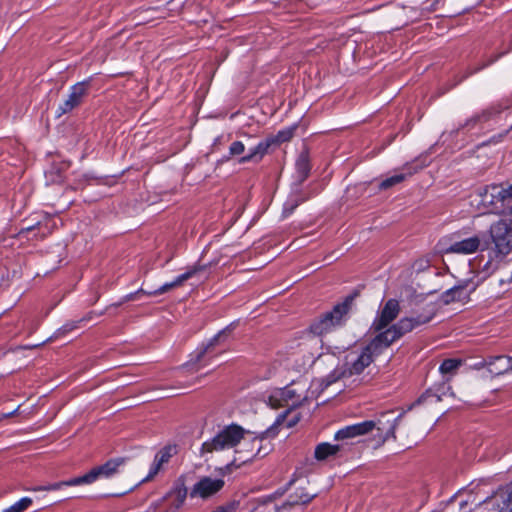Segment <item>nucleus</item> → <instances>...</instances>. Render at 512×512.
<instances>
[{
	"instance_id": "obj_1",
	"label": "nucleus",
	"mask_w": 512,
	"mask_h": 512,
	"mask_svg": "<svg viewBox=\"0 0 512 512\" xmlns=\"http://www.w3.org/2000/svg\"><path fill=\"white\" fill-rule=\"evenodd\" d=\"M434 313L427 311L417 316L401 318L395 325L382 333L377 334L372 341L358 354H350L345 364L346 368L338 374L331 375L325 380V388L331 385L339 377H349L361 374L376 357L381 355L393 342L415 328L424 325L432 320Z\"/></svg>"
},
{
	"instance_id": "obj_2",
	"label": "nucleus",
	"mask_w": 512,
	"mask_h": 512,
	"mask_svg": "<svg viewBox=\"0 0 512 512\" xmlns=\"http://www.w3.org/2000/svg\"><path fill=\"white\" fill-rule=\"evenodd\" d=\"M313 387H315V389L311 391V397L315 394V391L318 388H321V391L325 389V381H314L312 383V388ZM309 398L310 396L308 395L304 385H290L273 391L268 397V403L274 409L286 408V413L281 415L277 420V423L280 424L294 408L302 405V403L307 401Z\"/></svg>"
},
{
	"instance_id": "obj_3",
	"label": "nucleus",
	"mask_w": 512,
	"mask_h": 512,
	"mask_svg": "<svg viewBox=\"0 0 512 512\" xmlns=\"http://www.w3.org/2000/svg\"><path fill=\"white\" fill-rule=\"evenodd\" d=\"M401 417L402 415H399L396 418H392V413H385L377 421H364L340 429L336 432L335 439L344 440L365 435L375 428L381 432V437L384 440L390 437L395 438V429Z\"/></svg>"
},
{
	"instance_id": "obj_4",
	"label": "nucleus",
	"mask_w": 512,
	"mask_h": 512,
	"mask_svg": "<svg viewBox=\"0 0 512 512\" xmlns=\"http://www.w3.org/2000/svg\"><path fill=\"white\" fill-rule=\"evenodd\" d=\"M354 299V295H348L342 302L336 304L332 310L323 313L311 324V331L315 335L322 336L343 326L352 309Z\"/></svg>"
},
{
	"instance_id": "obj_5",
	"label": "nucleus",
	"mask_w": 512,
	"mask_h": 512,
	"mask_svg": "<svg viewBox=\"0 0 512 512\" xmlns=\"http://www.w3.org/2000/svg\"><path fill=\"white\" fill-rule=\"evenodd\" d=\"M246 438V431L239 425L232 424L219 431L211 440L202 444V453H213L236 448Z\"/></svg>"
},
{
	"instance_id": "obj_6",
	"label": "nucleus",
	"mask_w": 512,
	"mask_h": 512,
	"mask_svg": "<svg viewBox=\"0 0 512 512\" xmlns=\"http://www.w3.org/2000/svg\"><path fill=\"white\" fill-rule=\"evenodd\" d=\"M489 234L495 250L500 255H508L512 251V220L500 219L490 226Z\"/></svg>"
},
{
	"instance_id": "obj_7",
	"label": "nucleus",
	"mask_w": 512,
	"mask_h": 512,
	"mask_svg": "<svg viewBox=\"0 0 512 512\" xmlns=\"http://www.w3.org/2000/svg\"><path fill=\"white\" fill-rule=\"evenodd\" d=\"M265 438L253 436L250 432L246 431V438L242 439L239 449L236 453L243 455V462L252 460L255 457H264L271 449L270 444L265 442Z\"/></svg>"
},
{
	"instance_id": "obj_8",
	"label": "nucleus",
	"mask_w": 512,
	"mask_h": 512,
	"mask_svg": "<svg viewBox=\"0 0 512 512\" xmlns=\"http://www.w3.org/2000/svg\"><path fill=\"white\" fill-rule=\"evenodd\" d=\"M399 313V301L396 299L387 300L374 319L371 329L375 332H378V334L382 333L394 325L392 322L398 317Z\"/></svg>"
},
{
	"instance_id": "obj_9",
	"label": "nucleus",
	"mask_w": 512,
	"mask_h": 512,
	"mask_svg": "<svg viewBox=\"0 0 512 512\" xmlns=\"http://www.w3.org/2000/svg\"><path fill=\"white\" fill-rule=\"evenodd\" d=\"M465 235L466 233L464 231L463 238H461L460 232L452 234V239H454V241L446 249V253L460 255H471L476 253L482 245V239L477 234L468 237H465Z\"/></svg>"
},
{
	"instance_id": "obj_10",
	"label": "nucleus",
	"mask_w": 512,
	"mask_h": 512,
	"mask_svg": "<svg viewBox=\"0 0 512 512\" xmlns=\"http://www.w3.org/2000/svg\"><path fill=\"white\" fill-rule=\"evenodd\" d=\"M224 484L225 482L221 478L203 476L193 485L189 495L191 498L206 500L217 494L224 487Z\"/></svg>"
},
{
	"instance_id": "obj_11",
	"label": "nucleus",
	"mask_w": 512,
	"mask_h": 512,
	"mask_svg": "<svg viewBox=\"0 0 512 512\" xmlns=\"http://www.w3.org/2000/svg\"><path fill=\"white\" fill-rule=\"evenodd\" d=\"M204 269V266L202 265H193L192 267L188 268L187 271L181 275H179L174 281L172 282H169V283H165L164 285H162L159 289L155 290V291H152V292H145L143 289H140L139 291H137L136 293L134 294H129L127 297H126V300H135L136 299V295L139 294V293H145L149 296H157V295H161V294H164L174 288H178L180 286H182L184 284L185 281L189 280L190 278L194 277L195 275H197L199 272H201L202 270Z\"/></svg>"
},
{
	"instance_id": "obj_12",
	"label": "nucleus",
	"mask_w": 512,
	"mask_h": 512,
	"mask_svg": "<svg viewBox=\"0 0 512 512\" xmlns=\"http://www.w3.org/2000/svg\"><path fill=\"white\" fill-rule=\"evenodd\" d=\"M89 83L87 81L79 82L70 88L67 98L59 105L57 109V116L71 112L78 107L88 92Z\"/></svg>"
},
{
	"instance_id": "obj_13",
	"label": "nucleus",
	"mask_w": 512,
	"mask_h": 512,
	"mask_svg": "<svg viewBox=\"0 0 512 512\" xmlns=\"http://www.w3.org/2000/svg\"><path fill=\"white\" fill-rule=\"evenodd\" d=\"M125 466V458L118 457L110 459L106 463L91 469L89 471L90 478L92 479V482H95L98 479H110L115 475L122 473L125 469Z\"/></svg>"
},
{
	"instance_id": "obj_14",
	"label": "nucleus",
	"mask_w": 512,
	"mask_h": 512,
	"mask_svg": "<svg viewBox=\"0 0 512 512\" xmlns=\"http://www.w3.org/2000/svg\"><path fill=\"white\" fill-rule=\"evenodd\" d=\"M479 196L481 198L480 205L488 211L492 210L498 203L506 201L503 186L497 184L486 186Z\"/></svg>"
},
{
	"instance_id": "obj_15",
	"label": "nucleus",
	"mask_w": 512,
	"mask_h": 512,
	"mask_svg": "<svg viewBox=\"0 0 512 512\" xmlns=\"http://www.w3.org/2000/svg\"><path fill=\"white\" fill-rule=\"evenodd\" d=\"M489 371L495 375H501L512 371V358L508 356H497L488 362Z\"/></svg>"
},
{
	"instance_id": "obj_16",
	"label": "nucleus",
	"mask_w": 512,
	"mask_h": 512,
	"mask_svg": "<svg viewBox=\"0 0 512 512\" xmlns=\"http://www.w3.org/2000/svg\"><path fill=\"white\" fill-rule=\"evenodd\" d=\"M175 450H176L175 447L167 446V447L163 448L162 450H160L156 454V456L154 458V463L151 467L149 477H152L158 473L161 466L170 460L172 455L175 453Z\"/></svg>"
},
{
	"instance_id": "obj_17",
	"label": "nucleus",
	"mask_w": 512,
	"mask_h": 512,
	"mask_svg": "<svg viewBox=\"0 0 512 512\" xmlns=\"http://www.w3.org/2000/svg\"><path fill=\"white\" fill-rule=\"evenodd\" d=\"M274 143L273 139H266L259 144H257L253 149L250 150V153L246 156H243L240 159V163H245L248 161H252L255 159H262V157L267 153L269 147Z\"/></svg>"
},
{
	"instance_id": "obj_18",
	"label": "nucleus",
	"mask_w": 512,
	"mask_h": 512,
	"mask_svg": "<svg viewBox=\"0 0 512 512\" xmlns=\"http://www.w3.org/2000/svg\"><path fill=\"white\" fill-rule=\"evenodd\" d=\"M187 497V490L184 487L175 489L169 494L171 506L165 512H178Z\"/></svg>"
},
{
	"instance_id": "obj_19",
	"label": "nucleus",
	"mask_w": 512,
	"mask_h": 512,
	"mask_svg": "<svg viewBox=\"0 0 512 512\" xmlns=\"http://www.w3.org/2000/svg\"><path fill=\"white\" fill-rule=\"evenodd\" d=\"M339 449L340 447L338 445L324 442L316 446L314 455L317 460H326L330 456L336 455Z\"/></svg>"
},
{
	"instance_id": "obj_20",
	"label": "nucleus",
	"mask_w": 512,
	"mask_h": 512,
	"mask_svg": "<svg viewBox=\"0 0 512 512\" xmlns=\"http://www.w3.org/2000/svg\"><path fill=\"white\" fill-rule=\"evenodd\" d=\"M407 170H408L407 172L398 173V174H395V175L383 180L380 183L379 188L381 190H386V189L391 188L394 185H397V184L403 182L408 176H411L414 173L410 168H407Z\"/></svg>"
},
{
	"instance_id": "obj_21",
	"label": "nucleus",
	"mask_w": 512,
	"mask_h": 512,
	"mask_svg": "<svg viewBox=\"0 0 512 512\" xmlns=\"http://www.w3.org/2000/svg\"><path fill=\"white\" fill-rule=\"evenodd\" d=\"M309 171L310 164L308 156L301 154L296 161V172L300 182L304 181L308 177Z\"/></svg>"
},
{
	"instance_id": "obj_22",
	"label": "nucleus",
	"mask_w": 512,
	"mask_h": 512,
	"mask_svg": "<svg viewBox=\"0 0 512 512\" xmlns=\"http://www.w3.org/2000/svg\"><path fill=\"white\" fill-rule=\"evenodd\" d=\"M315 497V494L313 493H307L304 492V489L297 490L294 495H292L290 498L291 500L287 503L289 506L293 505H299V504H306L309 503L313 498ZM286 507V504L283 506V508Z\"/></svg>"
},
{
	"instance_id": "obj_23",
	"label": "nucleus",
	"mask_w": 512,
	"mask_h": 512,
	"mask_svg": "<svg viewBox=\"0 0 512 512\" xmlns=\"http://www.w3.org/2000/svg\"><path fill=\"white\" fill-rule=\"evenodd\" d=\"M461 365V361L457 359H446L444 360L440 367L439 371L442 375H453L456 373L458 368Z\"/></svg>"
},
{
	"instance_id": "obj_24",
	"label": "nucleus",
	"mask_w": 512,
	"mask_h": 512,
	"mask_svg": "<svg viewBox=\"0 0 512 512\" xmlns=\"http://www.w3.org/2000/svg\"><path fill=\"white\" fill-rule=\"evenodd\" d=\"M32 503L33 501L31 498L24 497L7 509H4L2 512H24L32 505Z\"/></svg>"
},
{
	"instance_id": "obj_25",
	"label": "nucleus",
	"mask_w": 512,
	"mask_h": 512,
	"mask_svg": "<svg viewBox=\"0 0 512 512\" xmlns=\"http://www.w3.org/2000/svg\"><path fill=\"white\" fill-rule=\"evenodd\" d=\"M466 287H467V285L464 284V285H459V286H455V287L451 288L447 292V297L451 296L452 300L466 299L467 298Z\"/></svg>"
},
{
	"instance_id": "obj_26",
	"label": "nucleus",
	"mask_w": 512,
	"mask_h": 512,
	"mask_svg": "<svg viewBox=\"0 0 512 512\" xmlns=\"http://www.w3.org/2000/svg\"><path fill=\"white\" fill-rule=\"evenodd\" d=\"M295 129H296L295 127H290V128L279 131L277 136L275 138H272L274 140V143L275 142L282 143V142L290 140L294 135Z\"/></svg>"
},
{
	"instance_id": "obj_27",
	"label": "nucleus",
	"mask_w": 512,
	"mask_h": 512,
	"mask_svg": "<svg viewBox=\"0 0 512 512\" xmlns=\"http://www.w3.org/2000/svg\"><path fill=\"white\" fill-rule=\"evenodd\" d=\"M64 482H65V486H77V485H82V484L93 483L92 479L90 478V472H88L87 474H85L83 476L76 477V478H73L71 480L64 481Z\"/></svg>"
},
{
	"instance_id": "obj_28",
	"label": "nucleus",
	"mask_w": 512,
	"mask_h": 512,
	"mask_svg": "<svg viewBox=\"0 0 512 512\" xmlns=\"http://www.w3.org/2000/svg\"><path fill=\"white\" fill-rule=\"evenodd\" d=\"M440 397L436 394H433L432 392L430 391H427L425 394H423L419 400H418V403H429V404H433V403H438L440 401Z\"/></svg>"
},
{
	"instance_id": "obj_29",
	"label": "nucleus",
	"mask_w": 512,
	"mask_h": 512,
	"mask_svg": "<svg viewBox=\"0 0 512 512\" xmlns=\"http://www.w3.org/2000/svg\"><path fill=\"white\" fill-rule=\"evenodd\" d=\"M245 151V146L240 141L233 142L229 147L230 155H241Z\"/></svg>"
},
{
	"instance_id": "obj_30",
	"label": "nucleus",
	"mask_w": 512,
	"mask_h": 512,
	"mask_svg": "<svg viewBox=\"0 0 512 512\" xmlns=\"http://www.w3.org/2000/svg\"><path fill=\"white\" fill-rule=\"evenodd\" d=\"M64 486H65V482L61 481V482L46 485L43 489L48 490V491H53V490H59Z\"/></svg>"
},
{
	"instance_id": "obj_31",
	"label": "nucleus",
	"mask_w": 512,
	"mask_h": 512,
	"mask_svg": "<svg viewBox=\"0 0 512 512\" xmlns=\"http://www.w3.org/2000/svg\"><path fill=\"white\" fill-rule=\"evenodd\" d=\"M504 189V197L507 200H512V183L507 185L506 187L503 186Z\"/></svg>"
},
{
	"instance_id": "obj_32",
	"label": "nucleus",
	"mask_w": 512,
	"mask_h": 512,
	"mask_svg": "<svg viewBox=\"0 0 512 512\" xmlns=\"http://www.w3.org/2000/svg\"><path fill=\"white\" fill-rule=\"evenodd\" d=\"M299 421V416L297 414L293 415L289 420H287V427L294 426Z\"/></svg>"
},
{
	"instance_id": "obj_33",
	"label": "nucleus",
	"mask_w": 512,
	"mask_h": 512,
	"mask_svg": "<svg viewBox=\"0 0 512 512\" xmlns=\"http://www.w3.org/2000/svg\"><path fill=\"white\" fill-rule=\"evenodd\" d=\"M507 508L512 510V491L508 494V504Z\"/></svg>"
},
{
	"instance_id": "obj_34",
	"label": "nucleus",
	"mask_w": 512,
	"mask_h": 512,
	"mask_svg": "<svg viewBox=\"0 0 512 512\" xmlns=\"http://www.w3.org/2000/svg\"><path fill=\"white\" fill-rule=\"evenodd\" d=\"M18 409H19V407L16 410L12 411L11 413L2 414L0 419L7 418V417H10V416L14 415L18 411Z\"/></svg>"
},
{
	"instance_id": "obj_35",
	"label": "nucleus",
	"mask_w": 512,
	"mask_h": 512,
	"mask_svg": "<svg viewBox=\"0 0 512 512\" xmlns=\"http://www.w3.org/2000/svg\"><path fill=\"white\" fill-rule=\"evenodd\" d=\"M74 328V325H70V324H67V325H64L63 329L65 331H69V330H72Z\"/></svg>"
},
{
	"instance_id": "obj_36",
	"label": "nucleus",
	"mask_w": 512,
	"mask_h": 512,
	"mask_svg": "<svg viewBox=\"0 0 512 512\" xmlns=\"http://www.w3.org/2000/svg\"><path fill=\"white\" fill-rule=\"evenodd\" d=\"M44 487H45V486H38V487H34L32 490H33V491H45V490L43 489Z\"/></svg>"
},
{
	"instance_id": "obj_37",
	"label": "nucleus",
	"mask_w": 512,
	"mask_h": 512,
	"mask_svg": "<svg viewBox=\"0 0 512 512\" xmlns=\"http://www.w3.org/2000/svg\"><path fill=\"white\" fill-rule=\"evenodd\" d=\"M224 334H225V331L220 332V333L216 336L215 340H217L218 338H220V337H221L222 335H224Z\"/></svg>"
},
{
	"instance_id": "obj_38",
	"label": "nucleus",
	"mask_w": 512,
	"mask_h": 512,
	"mask_svg": "<svg viewBox=\"0 0 512 512\" xmlns=\"http://www.w3.org/2000/svg\"><path fill=\"white\" fill-rule=\"evenodd\" d=\"M296 206H298V202H296V203L291 207V209H290V211H289V212L291 213V212H292V210H293Z\"/></svg>"
},
{
	"instance_id": "obj_39",
	"label": "nucleus",
	"mask_w": 512,
	"mask_h": 512,
	"mask_svg": "<svg viewBox=\"0 0 512 512\" xmlns=\"http://www.w3.org/2000/svg\"><path fill=\"white\" fill-rule=\"evenodd\" d=\"M479 118L478 117H475V118H472L469 122H476Z\"/></svg>"
},
{
	"instance_id": "obj_40",
	"label": "nucleus",
	"mask_w": 512,
	"mask_h": 512,
	"mask_svg": "<svg viewBox=\"0 0 512 512\" xmlns=\"http://www.w3.org/2000/svg\"><path fill=\"white\" fill-rule=\"evenodd\" d=\"M31 229H32V227H28V228H26V229H23V230H22V232H24V231H30Z\"/></svg>"
},
{
	"instance_id": "obj_41",
	"label": "nucleus",
	"mask_w": 512,
	"mask_h": 512,
	"mask_svg": "<svg viewBox=\"0 0 512 512\" xmlns=\"http://www.w3.org/2000/svg\"><path fill=\"white\" fill-rule=\"evenodd\" d=\"M511 213H512V207H511Z\"/></svg>"
}]
</instances>
